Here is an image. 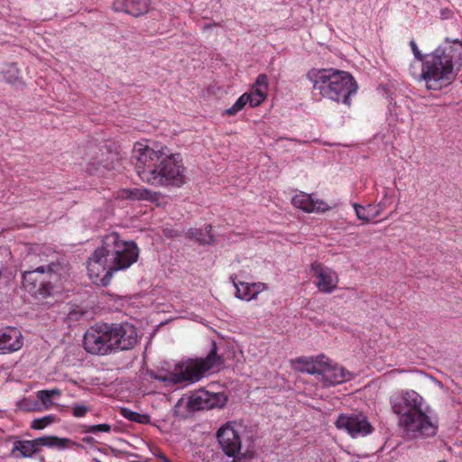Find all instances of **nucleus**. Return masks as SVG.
Returning <instances> with one entry per match:
<instances>
[{
	"label": "nucleus",
	"mask_w": 462,
	"mask_h": 462,
	"mask_svg": "<svg viewBox=\"0 0 462 462\" xmlns=\"http://www.w3.org/2000/svg\"><path fill=\"white\" fill-rule=\"evenodd\" d=\"M291 203L294 207L306 212H324L329 208L323 200L315 199L312 195L303 192L295 195L291 199Z\"/></svg>",
	"instance_id": "a211bd4d"
},
{
	"label": "nucleus",
	"mask_w": 462,
	"mask_h": 462,
	"mask_svg": "<svg viewBox=\"0 0 462 462\" xmlns=\"http://www.w3.org/2000/svg\"><path fill=\"white\" fill-rule=\"evenodd\" d=\"M107 151L90 143L83 153L85 170L91 175H104L113 165L107 158Z\"/></svg>",
	"instance_id": "9b49d317"
},
{
	"label": "nucleus",
	"mask_w": 462,
	"mask_h": 462,
	"mask_svg": "<svg viewBox=\"0 0 462 462\" xmlns=\"http://www.w3.org/2000/svg\"><path fill=\"white\" fill-rule=\"evenodd\" d=\"M138 257L139 249L134 242L123 241L118 234L111 233L89 257L88 272L95 283L106 286L115 272L127 269Z\"/></svg>",
	"instance_id": "f03ea898"
},
{
	"label": "nucleus",
	"mask_w": 462,
	"mask_h": 462,
	"mask_svg": "<svg viewBox=\"0 0 462 462\" xmlns=\"http://www.w3.org/2000/svg\"><path fill=\"white\" fill-rule=\"evenodd\" d=\"M48 392V393L51 394V397L52 398L53 396H60L61 392L57 389V388H54V389H51V390H46Z\"/></svg>",
	"instance_id": "4c0bfd02"
},
{
	"label": "nucleus",
	"mask_w": 462,
	"mask_h": 462,
	"mask_svg": "<svg viewBox=\"0 0 462 462\" xmlns=\"http://www.w3.org/2000/svg\"><path fill=\"white\" fill-rule=\"evenodd\" d=\"M125 198L133 200H148L159 203L162 194L159 192H152L145 188L125 189L124 191Z\"/></svg>",
	"instance_id": "5701e85b"
},
{
	"label": "nucleus",
	"mask_w": 462,
	"mask_h": 462,
	"mask_svg": "<svg viewBox=\"0 0 462 462\" xmlns=\"http://www.w3.org/2000/svg\"><path fill=\"white\" fill-rule=\"evenodd\" d=\"M462 68V42L446 38L443 44L426 54L421 73L418 76L424 80L430 90H440L450 85Z\"/></svg>",
	"instance_id": "7ed1b4c3"
},
{
	"label": "nucleus",
	"mask_w": 462,
	"mask_h": 462,
	"mask_svg": "<svg viewBox=\"0 0 462 462\" xmlns=\"http://www.w3.org/2000/svg\"><path fill=\"white\" fill-rule=\"evenodd\" d=\"M139 178L155 187H180L186 183V167L180 153L166 145L150 147L136 143L132 152Z\"/></svg>",
	"instance_id": "f257e3e1"
},
{
	"label": "nucleus",
	"mask_w": 462,
	"mask_h": 462,
	"mask_svg": "<svg viewBox=\"0 0 462 462\" xmlns=\"http://www.w3.org/2000/svg\"><path fill=\"white\" fill-rule=\"evenodd\" d=\"M160 457L162 459L163 462H170V460L163 455H161Z\"/></svg>",
	"instance_id": "58836bf2"
},
{
	"label": "nucleus",
	"mask_w": 462,
	"mask_h": 462,
	"mask_svg": "<svg viewBox=\"0 0 462 462\" xmlns=\"http://www.w3.org/2000/svg\"><path fill=\"white\" fill-rule=\"evenodd\" d=\"M234 286L236 289V296L241 300H251L254 299V294L251 289V283L247 282H236L235 278L231 277Z\"/></svg>",
	"instance_id": "393cba45"
},
{
	"label": "nucleus",
	"mask_w": 462,
	"mask_h": 462,
	"mask_svg": "<svg viewBox=\"0 0 462 462\" xmlns=\"http://www.w3.org/2000/svg\"><path fill=\"white\" fill-rule=\"evenodd\" d=\"M69 439H61L55 436H47L35 439L33 440H18L14 443L11 454L19 451L23 457H30L38 452L39 446L65 448Z\"/></svg>",
	"instance_id": "ddd939ff"
},
{
	"label": "nucleus",
	"mask_w": 462,
	"mask_h": 462,
	"mask_svg": "<svg viewBox=\"0 0 462 462\" xmlns=\"http://www.w3.org/2000/svg\"><path fill=\"white\" fill-rule=\"evenodd\" d=\"M88 411L89 408L85 404L77 403L72 406V413L78 418L84 417Z\"/></svg>",
	"instance_id": "c756f323"
},
{
	"label": "nucleus",
	"mask_w": 462,
	"mask_h": 462,
	"mask_svg": "<svg viewBox=\"0 0 462 462\" xmlns=\"http://www.w3.org/2000/svg\"><path fill=\"white\" fill-rule=\"evenodd\" d=\"M215 399L214 394L199 390L189 397L187 407L190 411L209 410L216 406Z\"/></svg>",
	"instance_id": "aec40b11"
},
{
	"label": "nucleus",
	"mask_w": 462,
	"mask_h": 462,
	"mask_svg": "<svg viewBox=\"0 0 462 462\" xmlns=\"http://www.w3.org/2000/svg\"><path fill=\"white\" fill-rule=\"evenodd\" d=\"M92 440V438L87 437L83 439V441L89 443Z\"/></svg>",
	"instance_id": "ea45409f"
},
{
	"label": "nucleus",
	"mask_w": 462,
	"mask_h": 462,
	"mask_svg": "<svg viewBox=\"0 0 462 462\" xmlns=\"http://www.w3.org/2000/svg\"><path fill=\"white\" fill-rule=\"evenodd\" d=\"M218 443L223 452L234 461H240L245 454L251 453L253 449V441L248 438V449L242 451V435L241 429L236 428L231 422L221 427L217 434Z\"/></svg>",
	"instance_id": "6e6552de"
},
{
	"label": "nucleus",
	"mask_w": 462,
	"mask_h": 462,
	"mask_svg": "<svg viewBox=\"0 0 462 462\" xmlns=\"http://www.w3.org/2000/svg\"><path fill=\"white\" fill-rule=\"evenodd\" d=\"M399 426L405 439L410 440L425 439L434 437L438 432V420L430 416V409L425 406L411 416L399 419Z\"/></svg>",
	"instance_id": "423d86ee"
},
{
	"label": "nucleus",
	"mask_w": 462,
	"mask_h": 462,
	"mask_svg": "<svg viewBox=\"0 0 462 462\" xmlns=\"http://www.w3.org/2000/svg\"><path fill=\"white\" fill-rule=\"evenodd\" d=\"M110 430L111 426L109 424L104 423L88 426L87 429L85 430V432L97 434L98 432H109Z\"/></svg>",
	"instance_id": "c85d7f7f"
},
{
	"label": "nucleus",
	"mask_w": 462,
	"mask_h": 462,
	"mask_svg": "<svg viewBox=\"0 0 462 462\" xmlns=\"http://www.w3.org/2000/svg\"><path fill=\"white\" fill-rule=\"evenodd\" d=\"M308 79L313 88L329 100L350 106V96L357 91V84L348 72L334 69L310 70Z\"/></svg>",
	"instance_id": "20e7f679"
},
{
	"label": "nucleus",
	"mask_w": 462,
	"mask_h": 462,
	"mask_svg": "<svg viewBox=\"0 0 462 462\" xmlns=\"http://www.w3.org/2000/svg\"><path fill=\"white\" fill-rule=\"evenodd\" d=\"M113 350H129L137 343V332L134 325L125 322L109 325Z\"/></svg>",
	"instance_id": "f8f14e48"
},
{
	"label": "nucleus",
	"mask_w": 462,
	"mask_h": 462,
	"mask_svg": "<svg viewBox=\"0 0 462 462\" xmlns=\"http://www.w3.org/2000/svg\"><path fill=\"white\" fill-rule=\"evenodd\" d=\"M320 376L324 386H331L350 381L353 378V374L342 366L332 365L326 357Z\"/></svg>",
	"instance_id": "2eb2a0df"
},
{
	"label": "nucleus",
	"mask_w": 462,
	"mask_h": 462,
	"mask_svg": "<svg viewBox=\"0 0 462 462\" xmlns=\"http://www.w3.org/2000/svg\"><path fill=\"white\" fill-rule=\"evenodd\" d=\"M84 313L82 311L72 310L68 314L69 320H78Z\"/></svg>",
	"instance_id": "c9c22d12"
},
{
	"label": "nucleus",
	"mask_w": 462,
	"mask_h": 462,
	"mask_svg": "<svg viewBox=\"0 0 462 462\" xmlns=\"http://www.w3.org/2000/svg\"><path fill=\"white\" fill-rule=\"evenodd\" d=\"M439 462H446V461H445V460H440V461H439Z\"/></svg>",
	"instance_id": "79ce46f5"
},
{
	"label": "nucleus",
	"mask_w": 462,
	"mask_h": 462,
	"mask_svg": "<svg viewBox=\"0 0 462 462\" xmlns=\"http://www.w3.org/2000/svg\"><path fill=\"white\" fill-rule=\"evenodd\" d=\"M243 108H244V106H242L240 101L237 99L236 101V103L230 108H228L225 111V114L228 115V116H235L237 112H239Z\"/></svg>",
	"instance_id": "f704fd0d"
},
{
	"label": "nucleus",
	"mask_w": 462,
	"mask_h": 462,
	"mask_svg": "<svg viewBox=\"0 0 462 462\" xmlns=\"http://www.w3.org/2000/svg\"><path fill=\"white\" fill-rule=\"evenodd\" d=\"M390 403L393 412L398 415L399 419L411 416L427 406L424 399L412 390L393 395Z\"/></svg>",
	"instance_id": "9d476101"
},
{
	"label": "nucleus",
	"mask_w": 462,
	"mask_h": 462,
	"mask_svg": "<svg viewBox=\"0 0 462 462\" xmlns=\"http://www.w3.org/2000/svg\"><path fill=\"white\" fill-rule=\"evenodd\" d=\"M410 46L411 48V51H412V53L415 57V59L419 61H421L422 63L424 62L425 60V58H426V54L423 55L420 51L419 50L416 42L412 40L410 42Z\"/></svg>",
	"instance_id": "473e14b6"
},
{
	"label": "nucleus",
	"mask_w": 462,
	"mask_h": 462,
	"mask_svg": "<svg viewBox=\"0 0 462 462\" xmlns=\"http://www.w3.org/2000/svg\"><path fill=\"white\" fill-rule=\"evenodd\" d=\"M211 225H207L205 231L198 229H190L189 231V236L195 238L200 245H212L215 242L214 236L211 233Z\"/></svg>",
	"instance_id": "b1692460"
},
{
	"label": "nucleus",
	"mask_w": 462,
	"mask_h": 462,
	"mask_svg": "<svg viewBox=\"0 0 462 462\" xmlns=\"http://www.w3.org/2000/svg\"><path fill=\"white\" fill-rule=\"evenodd\" d=\"M55 420L53 415H47L40 419H35L32 421L31 427L33 430H42L46 426L51 424Z\"/></svg>",
	"instance_id": "cd10ccee"
},
{
	"label": "nucleus",
	"mask_w": 462,
	"mask_h": 462,
	"mask_svg": "<svg viewBox=\"0 0 462 462\" xmlns=\"http://www.w3.org/2000/svg\"><path fill=\"white\" fill-rule=\"evenodd\" d=\"M113 8L116 12H124L134 17L143 15L149 12V0H115Z\"/></svg>",
	"instance_id": "f3484780"
},
{
	"label": "nucleus",
	"mask_w": 462,
	"mask_h": 462,
	"mask_svg": "<svg viewBox=\"0 0 462 462\" xmlns=\"http://www.w3.org/2000/svg\"><path fill=\"white\" fill-rule=\"evenodd\" d=\"M37 397L46 408L52 405L51 394L46 390L39 391Z\"/></svg>",
	"instance_id": "7c9ffc66"
},
{
	"label": "nucleus",
	"mask_w": 462,
	"mask_h": 462,
	"mask_svg": "<svg viewBox=\"0 0 462 462\" xmlns=\"http://www.w3.org/2000/svg\"><path fill=\"white\" fill-rule=\"evenodd\" d=\"M325 359V356H319L315 358L300 357L294 361L295 369L301 373L320 375Z\"/></svg>",
	"instance_id": "4be33fe9"
},
{
	"label": "nucleus",
	"mask_w": 462,
	"mask_h": 462,
	"mask_svg": "<svg viewBox=\"0 0 462 462\" xmlns=\"http://www.w3.org/2000/svg\"><path fill=\"white\" fill-rule=\"evenodd\" d=\"M121 414L125 418H126L132 421H135V422H139V423H145L148 421V417L146 415L139 414L138 412L133 411L127 408H123L121 410Z\"/></svg>",
	"instance_id": "bb28decb"
},
{
	"label": "nucleus",
	"mask_w": 462,
	"mask_h": 462,
	"mask_svg": "<svg viewBox=\"0 0 462 462\" xmlns=\"http://www.w3.org/2000/svg\"><path fill=\"white\" fill-rule=\"evenodd\" d=\"M238 100L242 106H245L246 103H249V96H247V93H245L238 98Z\"/></svg>",
	"instance_id": "e433bc0d"
},
{
	"label": "nucleus",
	"mask_w": 462,
	"mask_h": 462,
	"mask_svg": "<svg viewBox=\"0 0 462 462\" xmlns=\"http://www.w3.org/2000/svg\"><path fill=\"white\" fill-rule=\"evenodd\" d=\"M354 208H355L356 217L359 219L364 220L365 222L370 221L371 217L368 214H365V211L367 210L366 208H365L364 207H362L358 204H355Z\"/></svg>",
	"instance_id": "2f4dec72"
},
{
	"label": "nucleus",
	"mask_w": 462,
	"mask_h": 462,
	"mask_svg": "<svg viewBox=\"0 0 462 462\" xmlns=\"http://www.w3.org/2000/svg\"><path fill=\"white\" fill-rule=\"evenodd\" d=\"M379 215V211H376L374 214H373L371 217H376Z\"/></svg>",
	"instance_id": "a19ab883"
},
{
	"label": "nucleus",
	"mask_w": 462,
	"mask_h": 462,
	"mask_svg": "<svg viewBox=\"0 0 462 462\" xmlns=\"http://www.w3.org/2000/svg\"><path fill=\"white\" fill-rule=\"evenodd\" d=\"M251 289L254 294V299L256 298V296L265 290H267V285L263 282H257V283H251Z\"/></svg>",
	"instance_id": "72a5a7b5"
},
{
	"label": "nucleus",
	"mask_w": 462,
	"mask_h": 462,
	"mask_svg": "<svg viewBox=\"0 0 462 462\" xmlns=\"http://www.w3.org/2000/svg\"><path fill=\"white\" fill-rule=\"evenodd\" d=\"M23 346V336L15 328H7L0 330V353L14 352Z\"/></svg>",
	"instance_id": "6ab92c4d"
},
{
	"label": "nucleus",
	"mask_w": 462,
	"mask_h": 462,
	"mask_svg": "<svg viewBox=\"0 0 462 462\" xmlns=\"http://www.w3.org/2000/svg\"><path fill=\"white\" fill-rule=\"evenodd\" d=\"M268 79L265 74H260L253 87V90L247 93L249 104L252 107L261 105L267 97Z\"/></svg>",
	"instance_id": "412c9836"
},
{
	"label": "nucleus",
	"mask_w": 462,
	"mask_h": 462,
	"mask_svg": "<svg viewBox=\"0 0 462 462\" xmlns=\"http://www.w3.org/2000/svg\"><path fill=\"white\" fill-rule=\"evenodd\" d=\"M5 80L8 83L15 84L20 79V72L14 64H10L4 70Z\"/></svg>",
	"instance_id": "a878e982"
},
{
	"label": "nucleus",
	"mask_w": 462,
	"mask_h": 462,
	"mask_svg": "<svg viewBox=\"0 0 462 462\" xmlns=\"http://www.w3.org/2000/svg\"><path fill=\"white\" fill-rule=\"evenodd\" d=\"M310 269L318 280L316 285L320 291L331 293L337 288L338 278L332 269L318 262L311 263Z\"/></svg>",
	"instance_id": "dca6fc26"
},
{
	"label": "nucleus",
	"mask_w": 462,
	"mask_h": 462,
	"mask_svg": "<svg viewBox=\"0 0 462 462\" xmlns=\"http://www.w3.org/2000/svg\"><path fill=\"white\" fill-rule=\"evenodd\" d=\"M61 270L62 266L59 262H51L32 271H25L23 273V285L31 294L46 297L51 294V284L58 280Z\"/></svg>",
	"instance_id": "39448f33"
},
{
	"label": "nucleus",
	"mask_w": 462,
	"mask_h": 462,
	"mask_svg": "<svg viewBox=\"0 0 462 462\" xmlns=\"http://www.w3.org/2000/svg\"><path fill=\"white\" fill-rule=\"evenodd\" d=\"M336 426L339 430H345L352 437L365 436L372 431V426L362 414H342L337 418Z\"/></svg>",
	"instance_id": "4468645a"
},
{
	"label": "nucleus",
	"mask_w": 462,
	"mask_h": 462,
	"mask_svg": "<svg viewBox=\"0 0 462 462\" xmlns=\"http://www.w3.org/2000/svg\"><path fill=\"white\" fill-rule=\"evenodd\" d=\"M222 364V358L217 354V345L213 342L212 348L206 358L191 362L180 371L172 373L171 381L174 383L198 382L204 373L218 370Z\"/></svg>",
	"instance_id": "0eeeda50"
},
{
	"label": "nucleus",
	"mask_w": 462,
	"mask_h": 462,
	"mask_svg": "<svg viewBox=\"0 0 462 462\" xmlns=\"http://www.w3.org/2000/svg\"><path fill=\"white\" fill-rule=\"evenodd\" d=\"M83 345L90 354L106 355L113 350L108 324H97L84 335Z\"/></svg>",
	"instance_id": "1a4fd4ad"
}]
</instances>
